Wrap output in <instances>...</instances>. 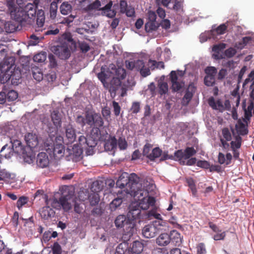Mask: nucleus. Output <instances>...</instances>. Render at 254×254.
I'll use <instances>...</instances> for the list:
<instances>
[{"instance_id": "45", "label": "nucleus", "mask_w": 254, "mask_h": 254, "mask_svg": "<svg viewBox=\"0 0 254 254\" xmlns=\"http://www.w3.org/2000/svg\"><path fill=\"white\" fill-rule=\"evenodd\" d=\"M251 40V38L249 37H244L241 41L236 43L235 47L238 49H242Z\"/></svg>"}, {"instance_id": "61", "label": "nucleus", "mask_w": 254, "mask_h": 254, "mask_svg": "<svg viewBox=\"0 0 254 254\" xmlns=\"http://www.w3.org/2000/svg\"><path fill=\"white\" fill-rule=\"evenodd\" d=\"M78 199L79 201H84L89 198V195L86 191H80L78 193Z\"/></svg>"}, {"instance_id": "8", "label": "nucleus", "mask_w": 254, "mask_h": 254, "mask_svg": "<svg viewBox=\"0 0 254 254\" xmlns=\"http://www.w3.org/2000/svg\"><path fill=\"white\" fill-rule=\"evenodd\" d=\"M10 139L9 143L3 145L0 151V156L7 159L11 158L14 153L20 154L25 151L20 140L12 138Z\"/></svg>"}, {"instance_id": "5", "label": "nucleus", "mask_w": 254, "mask_h": 254, "mask_svg": "<svg viewBox=\"0 0 254 254\" xmlns=\"http://www.w3.org/2000/svg\"><path fill=\"white\" fill-rule=\"evenodd\" d=\"M116 185L120 188H125L124 191L130 195L136 189L141 187V183L136 174L132 173L129 175L126 172H124L119 177Z\"/></svg>"}, {"instance_id": "44", "label": "nucleus", "mask_w": 254, "mask_h": 254, "mask_svg": "<svg viewBox=\"0 0 254 254\" xmlns=\"http://www.w3.org/2000/svg\"><path fill=\"white\" fill-rule=\"evenodd\" d=\"M47 54L46 52H41L35 55L33 57V61L37 63H43L46 59Z\"/></svg>"}, {"instance_id": "24", "label": "nucleus", "mask_w": 254, "mask_h": 254, "mask_svg": "<svg viewBox=\"0 0 254 254\" xmlns=\"http://www.w3.org/2000/svg\"><path fill=\"white\" fill-rule=\"evenodd\" d=\"M83 149L79 145H74L71 150L68 149L69 151V155L74 161H77L82 154Z\"/></svg>"}, {"instance_id": "29", "label": "nucleus", "mask_w": 254, "mask_h": 254, "mask_svg": "<svg viewBox=\"0 0 254 254\" xmlns=\"http://www.w3.org/2000/svg\"><path fill=\"white\" fill-rule=\"evenodd\" d=\"M40 214L42 218L45 219H48L54 216L55 212L53 209L49 206H44L40 210Z\"/></svg>"}, {"instance_id": "51", "label": "nucleus", "mask_w": 254, "mask_h": 254, "mask_svg": "<svg viewBox=\"0 0 254 254\" xmlns=\"http://www.w3.org/2000/svg\"><path fill=\"white\" fill-rule=\"evenodd\" d=\"M33 76L34 78L38 81H40L43 79V75L40 69L37 68L33 70Z\"/></svg>"}, {"instance_id": "1", "label": "nucleus", "mask_w": 254, "mask_h": 254, "mask_svg": "<svg viewBox=\"0 0 254 254\" xmlns=\"http://www.w3.org/2000/svg\"><path fill=\"white\" fill-rule=\"evenodd\" d=\"M97 76L105 87L108 86L107 80L112 78L109 91L111 96L113 97L116 96L117 91L119 89L121 90V96H125L128 88L131 86L129 80L125 83H122L121 81V79H124L126 76V70L121 67L116 68L115 65L113 64L109 65L108 70H105V68L102 67L101 71L98 73Z\"/></svg>"}, {"instance_id": "53", "label": "nucleus", "mask_w": 254, "mask_h": 254, "mask_svg": "<svg viewBox=\"0 0 254 254\" xmlns=\"http://www.w3.org/2000/svg\"><path fill=\"white\" fill-rule=\"evenodd\" d=\"M117 144L120 150H125L127 146V142L123 137H120L117 141Z\"/></svg>"}, {"instance_id": "49", "label": "nucleus", "mask_w": 254, "mask_h": 254, "mask_svg": "<svg viewBox=\"0 0 254 254\" xmlns=\"http://www.w3.org/2000/svg\"><path fill=\"white\" fill-rule=\"evenodd\" d=\"M25 150L23 153H21L20 154L22 155V157L24 162L29 164H31L33 162L34 156L32 155L31 152H29L28 154L25 153Z\"/></svg>"}, {"instance_id": "37", "label": "nucleus", "mask_w": 254, "mask_h": 254, "mask_svg": "<svg viewBox=\"0 0 254 254\" xmlns=\"http://www.w3.org/2000/svg\"><path fill=\"white\" fill-rule=\"evenodd\" d=\"M212 38L213 39H217V37H214V33L212 31H205L200 34L199 36V40L201 43L206 42L208 39Z\"/></svg>"}, {"instance_id": "19", "label": "nucleus", "mask_w": 254, "mask_h": 254, "mask_svg": "<svg viewBox=\"0 0 254 254\" xmlns=\"http://www.w3.org/2000/svg\"><path fill=\"white\" fill-rule=\"evenodd\" d=\"M96 140L90 138H86L84 136L81 135L78 138V144L80 147L86 149L88 147L92 148L96 145Z\"/></svg>"}, {"instance_id": "48", "label": "nucleus", "mask_w": 254, "mask_h": 254, "mask_svg": "<svg viewBox=\"0 0 254 254\" xmlns=\"http://www.w3.org/2000/svg\"><path fill=\"white\" fill-rule=\"evenodd\" d=\"M226 26L225 24L220 25L215 30H211L214 33V37H217L218 35H222L224 34L226 30Z\"/></svg>"}, {"instance_id": "35", "label": "nucleus", "mask_w": 254, "mask_h": 254, "mask_svg": "<svg viewBox=\"0 0 254 254\" xmlns=\"http://www.w3.org/2000/svg\"><path fill=\"white\" fill-rule=\"evenodd\" d=\"M51 118L54 125L57 128L61 126V115L57 111H54L51 114Z\"/></svg>"}, {"instance_id": "4", "label": "nucleus", "mask_w": 254, "mask_h": 254, "mask_svg": "<svg viewBox=\"0 0 254 254\" xmlns=\"http://www.w3.org/2000/svg\"><path fill=\"white\" fill-rule=\"evenodd\" d=\"M140 218V211L138 209H130L127 216L119 215L115 220V226L118 228H123L125 233L129 237L132 235L135 231V220Z\"/></svg>"}, {"instance_id": "7", "label": "nucleus", "mask_w": 254, "mask_h": 254, "mask_svg": "<svg viewBox=\"0 0 254 254\" xmlns=\"http://www.w3.org/2000/svg\"><path fill=\"white\" fill-rule=\"evenodd\" d=\"M60 39L62 40V41L57 45L52 47L51 50L60 59L66 60L70 55L68 42L71 40V38L69 33H64Z\"/></svg>"}, {"instance_id": "17", "label": "nucleus", "mask_w": 254, "mask_h": 254, "mask_svg": "<svg viewBox=\"0 0 254 254\" xmlns=\"http://www.w3.org/2000/svg\"><path fill=\"white\" fill-rule=\"evenodd\" d=\"M91 189L92 191L95 192L93 194L89 196V199L91 205H95L98 203L100 200L99 196L96 192L99 191L101 190V188L99 186V182L95 181L93 182Z\"/></svg>"}, {"instance_id": "23", "label": "nucleus", "mask_w": 254, "mask_h": 254, "mask_svg": "<svg viewBox=\"0 0 254 254\" xmlns=\"http://www.w3.org/2000/svg\"><path fill=\"white\" fill-rule=\"evenodd\" d=\"M66 138L65 141L67 144L73 142L76 138V134L74 129L70 125H68L65 128Z\"/></svg>"}, {"instance_id": "26", "label": "nucleus", "mask_w": 254, "mask_h": 254, "mask_svg": "<svg viewBox=\"0 0 254 254\" xmlns=\"http://www.w3.org/2000/svg\"><path fill=\"white\" fill-rule=\"evenodd\" d=\"M171 243L170 235L164 233L161 234L156 239V243L160 246H165Z\"/></svg>"}, {"instance_id": "57", "label": "nucleus", "mask_w": 254, "mask_h": 254, "mask_svg": "<svg viewBox=\"0 0 254 254\" xmlns=\"http://www.w3.org/2000/svg\"><path fill=\"white\" fill-rule=\"evenodd\" d=\"M140 109V102H134L132 104L130 110L132 113L137 114L139 112Z\"/></svg>"}, {"instance_id": "62", "label": "nucleus", "mask_w": 254, "mask_h": 254, "mask_svg": "<svg viewBox=\"0 0 254 254\" xmlns=\"http://www.w3.org/2000/svg\"><path fill=\"white\" fill-rule=\"evenodd\" d=\"M197 254H205L206 249L205 245L203 243H200L197 246Z\"/></svg>"}, {"instance_id": "34", "label": "nucleus", "mask_w": 254, "mask_h": 254, "mask_svg": "<svg viewBox=\"0 0 254 254\" xmlns=\"http://www.w3.org/2000/svg\"><path fill=\"white\" fill-rule=\"evenodd\" d=\"M210 227L216 234L214 235L213 239L215 241L223 240L225 237V232L219 230V228L214 224H210Z\"/></svg>"}, {"instance_id": "16", "label": "nucleus", "mask_w": 254, "mask_h": 254, "mask_svg": "<svg viewBox=\"0 0 254 254\" xmlns=\"http://www.w3.org/2000/svg\"><path fill=\"white\" fill-rule=\"evenodd\" d=\"M4 76L6 80H9L10 78L13 79H19L21 77L20 70L16 68L14 64H11L10 66H7L5 69V72Z\"/></svg>"}, {"instance_id": "54", "label": "nucleus", "mask_w": 254, "mask_h": 254, "mask_svg": "<svg viewBox=\"0 0 254 254\" xmlns=\"http://www.w3.org/2000/svg\"><path fill=\"white\" fill-rule=\"evenodd\" d=\"M215 76L206 75L204 78V83L208 86H212L215 82Z\"/></svg>"}, {"instance_id": "3", "label": "nucleus", "mask_w": 254, "mask_h": 254, "mask_svg": "<svg viewBox=\"0 0 254 254\" xmlns=\"http://www.w3.org/2000/svg\"><path fill=\"white\" fill-rule=\"evenodd\" d=\"M133 197L134 201L130 206V209H138L141 213V209L145 210L152 208L155 203L154 197L148 195V192L141 187L136 189L130 194Z\"/></svg>"}, {"instance_id": "41", "label": "nucleus", "mask_w": 254, "mask_h": 254, "mask_svg": "<svg viewBox=\"0 0 254 254\" xmlns=\"http://www.w3.org/2000/svg\"><path fill=\"white\" fill-rule=\"evenodd\" d=\"M72 7L68 2H63L60 6L61 12L63 15H67L71 11Z\"/></svg>"}, {"instance_id": "2", "label": "nucleus", "mask_w": 254, "mask_h": 254, "mask_svg": "<svg viewBox=\"0 0 254 254\" xmlns=\"http://www.w3.org/2000/svg\"><path fill=\"white\" fill-rule=\"evenodd\" d=\"M17 0H6V6L11 17L20 23L21 25L31 24L36 13V6L31 3H28L24 8L21 5L20 1Z\"/></svg>"}, {"instance_id": "64", "label": "nucleus", "mask_w": 254, "mask_h": 254, "mask_svg": "<svg viewBox=\"0 0 254 254\" xmlns=\"http://www.w3.org/2000/svg\"><path fill=\"white\" fill-rule=\"evenodd\" d=\"M120 12L122 13H125L126 9L127 8L128 5L125 0H121L120 3Z\"/></svg>"}, {"instance_id": "33", "label": "nucleus", "mask_w": 254, "mask_h": 254, "mask_svg": "<svg viewBox=\"0 0 254 254\" xmlns=\"http://www.w3.org/2000/svg\"><path fill=\"white\" fill-rule=\"evenodd\" d=\"M164 76L161 77L158 82L159 93L161 95H165L168 92V85L167 83L164 81Z\"/></svg>"}, {"instance_id": "32", "label": "nucleus", "mask_w": 254, "mask_h": 254, "mask_svg": "<svg viewBox=\"0 0 254 254\" xmlns=\"http://www.w3.org/2000/svg\"><path fill=\"white\" fill-rule=\"evenodd\" d=\"M232 156L230 153H227L225 155L222 153H219L218 156V162L221 164L228 165L230 164Z\"/></svg>"}, {"instance_id": "30", "label": "nucleus", "mask_w": 254, "mask_h": 254, "mask_svg": "<svg viewBox=\"0 0 254 254\" xmlns=\"http://www.w3.org/2000/svg\"><path fill=\"white\" fill-rule=\"evenodd\" d=\"M171 238V242L176 246H180L182 244V238L180 234L176 230L171 231L169 234Z\"/></svg>"}, {"instance_id": "22", "label": "nucleus", "mask_w": 254, "mask_h": 254, "mask_svg": "<svg viewBox=\"0 0 254 254\" xmlns=\"http://www.w3.org/2000/svg\"><path fill=\"white\" fill-rule=\"evenodd\" d=\"M226 45L224 43H220L215 45L212 48V51L214 52L213 56L216 59H221L224 58L223 50L226 48Z\"/></svg>"}, {"instance_id": "13", "label": "nucleus", "mask_w": 254, "mask_h": 254, "mask_svg": "<svg viewBox=\"0 0 254 254\" xmlns=\"http://www.w3.org/2000/svg\"><path fill=\"white\" fill-rule=\"evenodd\" d=\"M185 71L179 70L172 71L170 73L171 86V89L173 92H177L181 90L185 86L183 77Z\"/></svg>"}, {"instance_id": "15", "label": "nucleus", "mask_w": 254, "mask_h": 254, "mask_svg": "<svg viewBox=\"0 0 254 254\" xmlns=\"http://www.w3.org/2000/svg\"><path fill=\"white\" fill-rule=\"evenodd\" d=\"M208 104L212 109L218 110L221 112H222L225 109H229L230 107V103L229 100L225 101V106H224L221 100H215L213 97H211L209 99Z\"/></svg>"}, {"instance_id": "21", "label": "nucleus", "mask_w": 254, "mask_h": 254, "mask_svg": "<svg viewBox=\"0 0 254 254\" xmlns=\"http://www.w3.org/2000/svg\"><path fill=\"white\" fill-rule=\"evenodd\" d=\"M37 165L40 168L47 167L49 164V160L47 154L45 152L39 153L37 156Z\"/></svg>"}, {"instance_id": "59", "label": "nucleus", "mask_w": 254, "mask_h": 254, "mask_svg": "<svg viewBox=\"0 0 254 254\" xmlns=\"http://www.w3.org/2000/svg\"><path fill=\"white\" fill-rule=\"evenodd\" d=\"M206 75L215 76L217 73V69L213 66L208 67L205 69Z\"/></svg>"}, {"instance_id": "18", "label": "nucleus", "mask_w": 254, "mask_h": 254, "mask_svg": "<svg viewBox=\"0 0 254 254\" xmlns=\"http://www.w3.org/2000/svg\"><path fill=\"white\" fill-rule=\"evenodd\" d=\"M196 153L195 150L193 147H187L185 150H179L175 153V156L180 160H186L190 158Z\"/></svg>"}, {"instance_id": "25", "label": "nucleus", "mask_w": 254, "mask_h": 254, "mask_svg": "<svg viewBox=\"0 0 254 254\" xmlns=\"http://www.w3.org/2000/svg\"><path fill=\"white\" fill-rule=\"evenodd\" d=\"M3 131L10 138H14L18 135V131L11 124H8L3 127Z\"/></svg>"}, {"instance_id": "47", "label": "nucleus", "mask_w": 254, "mask_h": 254, "mask_svg": "<svg viewBox=\"0 0 254 254\" xmlns=\"http://www.w3.org/2000/svg\"><path fill=\"white\" fill-rule=\"evenodd\" d=\"M6 97L7 102L13 101L17 98L18 94L15 91L11 90L6 93Z\"/></svg>"}, {"instance_id": "11", "label": "nucleus", "mask_w": 254, "mask_h": 254, "mask_svg": "<svg viewBox=\"0 0 254 254\" xmlns=\"http://www.w3.org/2000/svg\"><path fill=\"white\" fill-rule=\"evenodd\" d=\"M77 121L82 122L83 125L87 124L91 127H96L95 130L97 132L98 128L103 126L104 122L101 116L96 113H88L86 114L85 118L79 116L78 117Z\"/></svg>"}, {"instance_id": "10", "label": "nucleus", "mask_w": 254, "mask_h": 254, "mask_svg": "<svg viewBox=\"0 0 254 254\" xmlns=\"http://www.w3.org/2000/svg\"><path fill=\"white\" fill-rule=\"evenodd\" d=\"M167 223L163 220H155L152 223L148 224L142 229L143 235L147 238L154 237L156 234L167 227Z\"/></svg>"}, {"instance_id": "40", "label": "nucleus", "mask_w": 254, "mask_h": 254, "mask_svg": "<svg viewBox=\"0 0 254 254\" xmlns=\"http://www.w3.org/2000/svg\"><path fill=\"white\" fill-rule=\"evenodd\" d=\"M158 26V23L156 21H148L145 25V29L147 32H152L155 30Z\"/></svg>"}, {"instance_id": "28", "label": "nucleus", "mask_w": 254, "mask_h": 254, "mask_svg": "<svg viewBox=\"0 0 254 254\" xmlns=\"http://www.w3.org/2000/svg\"><path fill=\"white\" fill-rule=\"evenodd\" d=\"M117 147V140L115 136H110L106 141L104 147L105 150L108 151L113 150Z\"/></svg>"}, {"instance_id": "63", "label": "nucleus", "mask_w": 254, "mask_h": 254, "mask_svg": "<svg viewBox=\"0 0 254 254\" xmlns=\"http://www.w3.org/2000/svg\"><path fill=\"white\" fill-rule=\"evenodd\" d=\"M148 21H156V13L152 10H149L147 13Z\"/></svg>"}, {"instance_id": "43", "label": "nucleus", "mask_w": 254, "mask_h": 254, "mask_svg": "<svg viewBox=\"0 0 254 254\" xmlns=\"http://www.w3.org/2000/svg\"><path fill=\"white\" fill-rule=\"evenodd\" d=\"M162 153L161 150L159 147L154 148L152 152L148 155V157L151 160H154L160 156Z\"/></svg>"}, {"instance_id": "58", "label": "nucleus", "mask_w": 254, "mask_h": 254, "mask_svg": "<svg viewBox=\"0 0 254 254\" xmlns=\"http://www.w3.org/2000/svg\"><path fill=\"white\" fill-rule=\"evenodd\" d=\"M187 183L189 188L191 190L192 194L194 195L196 192V190L194 181L192 179H189L187 180Z\"/></svg>"}, {"instance_id": "9", "label": "nucleus", "mask_w": 254, "mask_h": 254, "mask_svg": "<svg viewBox=\"0 0 254 254\" xmlns=\"http://www.w3.org/2000/svg\"><path fill=\"white\" fill-rule=\"evenodd\" d=\"M64 138L62 136L56 137L55 142L53 144L46 143V150L48 153L56 159H60L65 153V148L63 145Z\"/></svg>"}, {"instance_id": "46", "label": "nucleus", "mask_w": 254, "mask_h": 254, "mask_svg": "<svg viewBox=\"0 0 254 254\" xmlns=\"http://www.w3.org/2000/svg\"><path fill=\"white\" fill-rule=\"evenodd\" d=\"M57 2L58 1L54 0V1L51 3L50 12V16L52 19L55 18L56 16L58 8Z\"/></svg>"}, {"instance_id": "14", "label": "nucleus", "mask_w": 254, "mask_h": 254, "mask_svg": "<svg viewBox=\"0 0 254 254\" xmlns=\"http://www.w3.org/2000/svg\"><path fill=\"white\" fill-rule=\"evenodd\" d=\"M125 64L127 68L130 70H139L141 75L144 77H146L150 74L149 69L144 68V64L142 60L126 61Z\"/></svg>"}, {"instance_id": "52", "label": "nucleus", "mask_w": 254, "mask_h": 254, "mask_svg": "<svg viewBox=\"0 0 254 254\" xmlns=\"http://www.w3.org/2000/svg\"><path fill=\"white\" fill-rule=\"evenodd\" d=\"M122 203V199L120 198H116L114 199L110 203V207L112 210H115Z\"/></svg>"}, {"instance_id": "56", "label": "nucleus", "mask_w": 254, "mask_h": 254, "mask_svg": "<svg viewBox=\"0 0 254 254\" xmlns=\"http://www.w3.org/2000/svg\"><path fill=\"white\" fill-rule=\"evenodd\" d=\"M148 63L150 65V67L152 69H154L155 67H161L162 68H164V64L163 62L157 63L155 61L149 60Z\"/></svg>"}, {"instance_id": "50", "label": "nucleus", "mask_w": 254, "mask_h": 254, "mask_svg": "<svg viewBox=\"0 0 254 254\" xmlns=\"http://www.w3.org/2000/svg\"><path fill=\"white\" fill-rule=\"evenodd\" d=\"M127 249V244L126 243L120 244L116 249L114 254H123Z\"/></svg>"}, {"instance_id": "6", "label": "nucleus", "mask_w": 254, "mask_h": 254, "mask_svg": "<svg viewBox=\"0 0 254 254\" xmlns=\"http://www.w3.org/2000/svg\"><path fill=\"white\" fill-rule=\"evenodd\" d=\"M50 201L52 202L53 207H55V204L59 205L60 204L63 209L66 211L71 209L73 203L74 204V210L76 212L80 213L83 210L82 206H80V204L78 203L77 200H75L74 192L72 190L69 191L67 194L62 196L60 199V203L57 199H52L49 201H47V203L49 204Z\"/></svg>"}, {"instance_id": "55", "label": "nucleus", "mask_w": 254, "mask_h": 254, "mask_svg": "<svg viewBox=\"0 0 254 254\" xmlns=\"http://www.w3.org/2000/svg\"><path fill=\"white\" fill-rule=\"evenodd\" d=\"M236 53V50L234 48H230L225 50L224 54V58L226 57L227 58H231L233 57Z\"/></svg>"}, {"instance_id": "12", "label": "nucleus", "mask_w": 254, "mask_h": 254, "mask_svg": "<svg viewBox=\"0 0 254 254\" xmlns=\"http://www.w3.org/2000/svg\"><path fill=\"white\" fill-rule=\"evenodd\" d=\"M101 4L99 0H96L92 3L88 5L87 8L89 10L99 9L102 11V14L109 18H113L116 14V7L117 5H114L113 6V2L110 1L104 7L100 8Z\"/></svg>"}, {"instance_id": "38", "label": "nucleus", "mask_w": 254, "mask_h": 254, "mask_svg": "<svg viewBox=\"0 0 254 254\" xmlns=\"http://www.w3.org/2000/svg\"><path fill=\"white\" fill-rule=\"evenodd\" d=\"M17 28V24L13 21H7L4 24V29L7 33H13Z\"/></svg>"}, {"instance_id": "20", "label": "nucleus", "mask_w": 254, "mask_h": 254, "mask_svg": "<svg viewBox=\"0 0 254 254\" xmlns=\"http://www.w3.org/2000/svg\"><path fill=\"white\" fill-rule=\"evenodd\" d=\"M24 139L27 146L31 149L37 147L39 141L37 136L33 133H28L25 134Z\"/></svg>"}, {"instance_id": "42", "label": "nucleus", "mask_w": 254, "mask_h": 254, "mask_svg": "<svg viewBox=\"0 0 254 254\" xmlns=\"http://www.w3.org/2000/svg\"><path fill=\"white\" fill-rule=\"evenodd\" d=\"M183 0H175L173 9L179 14L183 13Z\"/></svg>"}, {"instance_id": "60", "label": "nucleus", "mask_w": 254, "mask_h": 254, "mask_svg": "<svg viewBox=\"0 0 254 254\" xmlns=\"http://www.w3.org/2000/svg\"><path fill=\"white\" fill-rule=\"evenodd\" d=\"M28 198L25 196L20 197L17 201V206L20 209L23 205L27 202Z\"/></svg>"}, {"instance_id": "36", "label": "nucleus", "mask_w": 254, "mask_h": 254, "mask_svg": "<svg viewBox=\"0 0 254 254\" xmlns=\"http://www.w3.org/2000/svg\"><path fill=\"white\" fill-rule=\"evenodd\" d=\"M231 149L233 152V156L235 159H238L239 156V152L238 151V149L241 147V142L239 140H237L236 141H232L231 142Z\"/></svg>"}, {"instance_id": "27", "label": "nucleus", "mask_w": 254, "mask_h": 254, "mask_svg": "<svg viewBox=\"0 0 254 254\" xmlns=\"http://www.w3.org/2000/svg\"><path fill=\"white\" fill-rule=\"evenodd\" d=\"M195 92V87L192 83L189 85L186 93L183 99V103L184 105H187L190 101Z\"/></svg>"}, {"instance_id": "31", "label": "nucleus", "mask_w": 254, "mask_h": 254, "mask_svg": "<svg viewBox=\"0 0 254 254\" xmlns=\"http://www.w3.org/2000/svg\"><path fill=\"white\" fill-rule=\"evenodd\" d=\"M45 15L43 10H39L37 14L36 18V27L35 30L39 31L41 30V28L43 27L45 23Z\"/></svg>"}, {"instance_id": "39", "label": "nucleus", "mask_w": 254, "mask_h": 254, "mask_svg": "<svg viewBox=\"0 0 254 254\" xmlns=\"http://www.w3.org/2000/svg\"><path fill=\"white\" fill-rule=\"evenodd\" d=\"M143 250V244L139 241H135L132 244V252L135 254H140Z\"/></svg>"}]
</instances>
